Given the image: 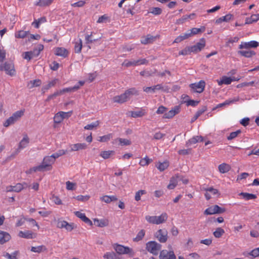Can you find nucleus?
Listing matches in <instances>:
<instances>
[{
  "label": "nucleus",
  "mask_w": 259,
  "mask_h": 259,
  "mask_svg": "<svg viewBox=\"0 0 259 259\" xmlns=\"http://www.w3.org/2000/svg\"><path fill=\"white\" fill-rule=\"evenodd\" d=\"M54 163V158L50 156H46L44 157L42 163L40 165L29 168L26 171V173L27 174H32L36 171L51 170L52 169V164Z\"/></svg>",
  "instance_id": "1"
},
{
  "label": "nucleus",
  "mask_w": 259,
  "mask_h": 259,
  "mask_svg": "<svg viewBox=\"0 0 259 259\" xmlns=\"http://www.w3.org/2000/svg\"><path fill=\"white\" fill-rule=\"evenodd\" d=\"M138 95V91L135 88H130L120 95L116 96L113 98L114 103L122 104L127 101L133 95Z\"/></svg>",
  "instance_id": "2"
},
{
  "label": "nucleus",
  "mask_w": 259,
  "mask_h": 259,
  "mask_svg": "<svg viewBox=\"0 0 259 259\" xmlns=\"http://www.w3.org/2000/svg\"><path fill=\"white\" fill-rule=\"evenodd\" d=\"M113 247L118 254H128L130 257L134 255L133 250L129 247L115 243L113 245Z\"/></svg>",
  "instance_id": "3"
},
{
  "label": "nucleus",
  "mask_w": 259,
  "mask_h": 259,
  "mask_svg": "<svg viewBox=\"0 0 259 259\" xmlns=\"http://www.w3.org/2000/svg\"><path fill=\"white\" fill-rule=\"evenodd\" d=\"M145 219L150 224L159 225L163 223L167 220V215L166 213H162L159 216L146 215Z\"/></svg>",
  "instance_id": "4"
},
{
  "label": "nucleus",
  "mask_w": 259,
  "mask_h": 259,
  "mask_svg": "<svg viewBox=\"0 0 259 259\" xmlns=\"http://www.w3.org/2000/svg\"><path fill=\"white\" fill-rule=\"evenodd\" d=\"M44 46L41 44H38L32 51L26 52L23 54V57L24 59L28 61L31 59L37 57L41 51L44 50Z\"/></svg>",
  "instance_id": "5"
},
{
  "label": "nucleus",
  "mask_w": 259,
  "mask_h": 259,
  "mask_svg": "<svg viewBox=\"0 0 259 259\" xmlns=\"http://www.w3.org/2000/svg\"><path fill=\"white\" fill-rule=\"evenodd\" d=\"M24 110H21L15 112L4 123V126L7 127L11 124H14L24 115Z\"/></svg>",
  "instance_id": "6"
},
{
  "label": "nucleus",
  "mask_w": 259,
  "mask_h": 259,
  "mask_svg": "<svg viewBox=\"0 0 259 259\" xmlns=\"http://www.w3.org/2000/svg\"><path fill=\"white\" fill-rule=\"evenodd\" d=\"M161 245L156 241H151L146 243V249L154 255H157L161 249Z\"/></svg>",
  "instance_id": "7"
},
{
  "label": "nucleus",
  "mask_w": 259,
  "mask_h": 259,
  "mask_svg": "<svg viewBox=\"0 0 259 259\" xmlns=\"http://www.w3.org/2000/svg\"><path fill=\"white\" fill-rule=\"evenodd\" d=\"M225 211V208H222L218 205H214L206 209L204 213L206 215H210L216 213H222L224 212Z\"/></svg>",
  "instance_id": "8"
},
{
  "label": "nucleus",
  "mask_w": 259,
  "mask_h": 259,
  "mask_svg": "<svg viewBox=\"0 0 259 259\" xmlns=\"http://www.w3.org/2000/svg\"><path fill=\"white\" fill-rule=\"evenodd\" d=\"M155 237L160 243H165L168 239V232L165 229H159L155 233Z\"/></svg>",
  "instance_id": "9"
},
{
  "label": "nucleus",
  "mask_w": 259,
  "mask_h": 259,
  "mask_svg": "<svg viewBox=\"0 0 259 259\" xmlns=\"http://www.w3.org/2000/svg\"><path fill=\"white\" fill-rule=\"evenodd\" d=\"M189 86L194 92L201 93L204 90L205 82L204 80H201L198 82L190 84Z\"/></svg>",
  "instance_id": "10"
},
{
  "label": "nucleus",
  "mask_w": 259,
  "mask_h": 259,
  "mask_svg": "<svg viewBox=\"0 0 259 259\" xmlns=\"http://www.w3.org/2000/svg\"><path fill=\"white\" fill-rule=\"evenodd\" d=\"M143 91L147 93H154L157 91L161 90L164 92H167L168 91V88H164L161 84H158L150 87H144Z\"/></svg>",
  "instance_id": "11"
},
{
  "label": "nucleus",
  "mask_w": 259,
  "mask_h": 259,
  "mask_svg": "<svg viewBox=\"0 0 259 259\" xmlns=\"http://www.w3.org/2000/svg\"><path fill=\"white\" fill-rule=\"evenodd\" d=\"M205 46V40L204 38H201L200 41L196 45L190 46L192 53H197L200 52Z\"/></svg>",
  "instance_id": "12"
},
{
  "label": "nucleus",
  "mask_w": 259,
  "mask_h": 259,
  "mask_svg": "<svg viewBox=\"0 0 259 259\" xmlns=\"http://www.w3.org/2000/svg\"><path fill=\"white\" fill-rule=\"evenodd\" d=\"M258 42L255 40H251L248 42L242 41L239 46V49L249 50L250 48H255L258 46Z\"/></svg>",
  "instance_id": "13"
},
{
  "label": "nucleus",
  "mask_w": 259,
  "mask_h": 259,
  "mask_svg": "<svg viewBox=\"0 0 259 259\" xmlns=\"http://www.w3.org/2000/svg\"><path fill=\"white\" fill-rule=\"evenodd\" d=\"M159 259H176V257L173 251L164 249L160 251Z\"/></svg>",
  "instance_id": "14"
},
{
  "label": "nucleus",
  "mask_w": 259,
  "mask_h": 259,
  "mask_svg": "<svg viewBox=\"0 0 259 259\" xmlns=\"http://www.w3.org/2000/svg\"><path fill=\"white\" fill-rule=\"evenodd\" d=\"M4 69L6 73L11 76L16 74L14 64L12 62H6L4 65Z\"/></svg>",
  "instance_id": "15"
},
{
  "label": "nucleus",
  "mask_w": 259,
  "mask_h": 259,
  "mask_svg": "<svg viewBox=\"0 0 259 259\" xmlns=\"http://www.w3.org/2000/svg\"><path fill=\"white\" fill-rule=\"evenodd\" d=\"M57 227L59 228H65L68 231H71L74 228L73 223H68L66 221H60L57 223Z\"/></svg>",
  "instance_id": "16"
},
{
  "label": "nucleus",
  "mask_w": 259,
  "mask_h": 259,
  "mask_svg": "<svg viewBox=\"0 0 259 259\" xmlns=\"http://www.w3.org/2000/svg\"><path fill=\"white\" fill-rule=\"evenodd\" d=\"M29 142V139L27 135H25L22 140L20 142L18 149L16 150L14 156L18 154L21 149L27 147Z\"/></svg>",
  "instance_id": "17"
},
{
  "label": "nucleus",
  "mask_w": 259,
  "mask_h": 259,
  "mask_svg": "<svg viewBox=\"0 0 259 259\" xmlns=\"http://www.w3.org/2000/svg\"><path fill=\"white\" fill-rule=\"evenodd\" d=\"M180 112V107L176 106L168 112L165 113L163 116V118H171Z\"/></svg>",
  "instance_id": "18"
},
{
  "label": "nucleus",
  "mask_w": 259,
  "mask_h": 259,
  "mask_svg": "<svg viewBox=\"0 0 259 259\" xmlns=\"http://www.w3.org/2000/svg\"><path fill=\"white\" fill-rule=\"evenodd\" d=\"M55 54L56 56H60L62 58H66L69 55V51L63 47H57L54 49Z\"/></svg>",
  "instance_id": "19"
},
{
  "label": "nucleus",
  "mask_w": 259,
  "mask_h": 259,
  "mask_svg": "<svg viewBox=\"0 0 259 259\" xmlns=\"http://www.w3.org/2000/svg\"><path fill=\"white\" fill-rule=\"evenodd\" d=\"M131 116L133 118L141 117L146 115L147 113V110L143 108H140L138 110L131 111Z\"/></svg>",
  "instance_id": "20"
},
{
  "label": "nucleus",
  "mask_w": 259,
  "mask_h": 259,
  "mask_svg": "<svg viewBox=\"0 0 259 259\" xmlns=\"http://www.w3.org/2000/svg\"><path fill=\"white\" fill-rule=\"evenodd\" d=\"M11 238L12 237L9 233L0 230V244L9 242Z\"/></svg>",
  "instance_id": "21"
},
{
  "label": "nucleus",
  "mask_w": 259,
  "mask_h": 259,
  "mask_svg": "<svg viewBox=\"0 0 259 259\" xmlns=\"http://www.w3.org/2000/svg\"><path fill=\"white\" fill-rule=\"evenodd\" d=\"M18 236L26 239H33L35 238L36 234L30 231H19Z\"/></svg>",
  "instance_id": "22"
},
{
  "label": "nucleus",
  "mask_w": 259,
  "mask_h": 259,
  "mask_svg": "<svg viewBox=\"0 0 259 259\" xmlns=\"http://www.w3.org/2000/svg\"><path fill=\"white\" fill-rule=\"evenodd\" d=\"M70 152L72 151H77L81 150H84L87 149V145L85 143H76L74 144H71L70 145Z\"/></svg>",
  "instance_id": "23"
},
{
  "label": "nucleus",
  "mask_w": 259,
  "mask_h": 259,
  "mask_svg": "<svg viewBox=\"0 0 259 259\" xmlns=\"http://www.w3.org/2000/svg\"><path fill=\"white\" fill-rule=\"evenodd\" d=\"M205 190L206 191V193H205V197L207 200H209L211 198V194L213 195H220L218 190L213 188L212 187L208 188L205 189Z\"/></svg>",
  "instance_id": "24"
},
{
  "label": "nucleus",
  "mask_w": 259,
  "mask_h": 259,
  "mask_svg": "<svg viewBox=\"0 0 259 259\" xmlns=\"http://www.w3.org/2000/svg\"><path fill=\"white\" fill-rule=\"evenodd\" d=\"M74 214L77 217L81 219L85 223L89 224L90 226L93 225L92 222L86 217L84 213H82L79 211H77L74 212Z\"/></svg>",
  "instance_id": "25"
},
{
  "label": "nucleus",
  "mask_w": 259,
  "mask_h": 259,
  "mask_svg": "<svg viewBox=\"0 0 259 259\" xmlns=\"http://www.w3.org/2000/svg\"><path fill=\"white\" fill-rule=\"evenodd\" d=\"M156 37L148 34L145 36H144L142 38L141 40V42L144 45H147L148 44L152 43L156 39Z\"/></svg>",
  "instance_id": "26"
},
{
  "label": "nucleus",
  "mask_w": 259,
  "mask_h": 259,
  "mask_svg": "<svg viewBox=\"0 0 259 259\" xmlns=\"http://www.w3.org/2000/svg\"><path fill=\"white\" fill-rule=\"evenodd\" d=\"M94 221L96 225L99 227H106L109 225V221L108 219H106L100 220L98 219H95L94 220Z\"/></svg>",
  "instance_id": "27"
},
{
  "label": "nucleus",
  "mask_w": 259,
  "mask_h": 259,
  "mask_svg": "<svg viewBox=\"0 0 259 259\" xmlns=\"http://www.w3.org/2000/svg\"><path fill=\"white\" fill-rule=\"evenodd\" d=\"M238 54L246 58H251L255 55L254 51L250 50L239 51Z\"/></svg>",
  "instance_id": "28"
},
{
  "label": "nucleus",
  "mask_w": 259,
  "mask_h": 259,
  "mask_svg": "<svg viewBox=\"0 0 259 259\" xmlns=\"http://www.w3.org/2000/svg\"><path fill=\"white\" fill-rule=\"evenodd\" d=\"M29 187L27 183L23 182L22 183H17L16 185L13 186L14 192H19L23 189L27 188Z\"/></svg>",
  "instance_id": "29"
},
{
  "label": "nucleus",
  "mask_w": 259,
  "mask_h": 259,
  "mask_svg": "<svg viewBox=\"0 0 259 259\" xmlns=\"http://www.w3.org/2000/svg\"><path fill=\"white\" fill-rule=\"evenodd\" d=\"M57 81V79H54L52 81H49L47 85L43 86L41 88V91L42 93H45L50 88L54 87L56 85Z\"/></svg>",
  "instance_id": "30"
},
{
  "label": "nucleus",
  "mask_w": 259,
  "mask_h": 259,
  "mask_svg": "<svg viewBox=\"0 0 259 259\" xmlns=\"http://www.w3.org/2000/svg\"><path fill=\"white\" fill-rule=\"evenodd\" d=\"M219 170L221 174H225L231 169V166L226 163H223L218 166Z\"/></svg>",
  "instance_id": "31"
},
{
  "label": "nucleus",
  "mask_w": 259,
  "mask_h": 259,
  "mask_svg": "<svg viewBox=\"0 0 259 259\" xmlns=\"http://www.w3.org/2000/svg\"><path fill=\"white\" fill-rule=\"evenodd\" d=\"M101 201L106 203H109L112 201H117L118 200L117 197L115 195H105L100 198Z\"/></svg>",
  "instance_id": "32"
},
{
  "label": "nucleus",
  "mask_w": 259,
  "mask_h": 259,
  "mask_svg": "<svg viewBox=\"0 0 259 259\" xmlns=\"http://www.w3.org/2000/svg\"><path fill=\"white\" fill-rule=\"evenodd\" d=\"M203 140V138L201 136H195L191 139H190L187 143L186 146L188 147L192 144H194L197 143L198 142H202Z\"/></svg>",
  "instance_id": "33"
},
{
  "label": "nucleus",
  "mask_w": 259,
  "mask_h": 259,
  "mask_svg": "<svg viewBox=\"0 0 259 259\" xmlns=\"http://www.w3.org/2000/svg\"><path fill=\"white\" fill-rule=\"evenodd\" d=\"M259 20V14L252 15L250 17H247L245 19V24H249L256 22Z\"/></svg>",
  "instance_id": "34"
},
{
  "label": "nucleus",
  "mask_w": 259,
  "mask_h": 259,
  "mask_svg": "<svg viewBox=\"0 0 259 259\" xmlns=\"http://www.w3.org/2000/svg\"><path fill=\"white\" fill-rule=\"evenodd\" d=\"M190 37H191V36L188 31L187 32L183 33L177 37L175 38L174 43H179L182 41L189 38Z\"/></svg>",
  "instance_id": "35"
},
{
  "label": "nucleus",
  "mask_w": 259,
  "mask_h": 259,
  "mask_svg": "<svg viewBox=\"0 0 259 259\" xmlns=\"http://www.w3.org/2000/svg\"><path fill=\"white\" fill-rule=\"evenodd\" d=\"M233 18V15L229 14H227L224 16L221 17L219 18V19H217L215 21V23L217 24H220L221 23L223 22H229L230 20H231Z\"/></svg>",
  "instance_id": "36"
},
{
  "label": "nucleus",
  "mask_w": 259,
  "mask_h": 259,
  "mask_svg": "<svg viewBox=\"0 0 259 259\" xmlns=\"http://www.w3.org/2000/svg\"><path fill=\"white\" fill-rule=\"evenodd\" d=\"M169 166V162L167 160H165L163 162H159L156 165V166L158 170L160 171H163Z\"/></svg>",
  "instance_id": "37"
},
{
  "label": "nucleus",
  "mask_w": 259,
  "mask_h": 259,
  "mask_svg": "<svg viewBox=\"0 0 259 259\" xmlns=\"http://www.w3.org/2000/svg\"><path fill=\"white\" fill-rule=\"evenodd\" d=\"M218 83L219 85L224 84H230L232 82L231 77L223 76L221 80H217Z\"/></svg>",
  "instance_id": "38"
},
{
  "label": "nucleus",
  "mask_w": 259,
  "mask_h": 259,
  "mask_svg": "<svg viewBox=\"0 0 259 259\" xmlns=\"http://www.w3.org/2000/svg\"><path fill=\"white\" fill-rule=\"evenodd\" d=\"M54 0H39L35 4L36 6L46 7L51 5Z\"/></svg>",
  "instance_id": "39"
},
{
  "label": "nucleus",
  "mask_w": 259,
  "mask_h": 259,
  "mask_svg": "<svg viewBox=\"0 0 259 259\" xmlns=\"http://www.w3.org/2000/svg\"><path fill=\"white\" fill-rule=\"evenodd\" d=\"M93 32H91L90 34H86L85 35V43L87 44H92L94 42L97 41L99 40H100L101 38V37H100L98 38H93L92 35L93 34Z\"/></svg>",
  "instance_id": "40"
},
{
  "label": "nucleus",
  "mask_w": 259,
  "mask_h": 259,
  "mask_svg": "<svg viewBox=\"0 0 259 259\" xmlns=\"http://www.w3.org/2000/svg\"><path fill=\"white\" fill-rule=\"evenodd\" d=\"M117 142H118L119 145L121 146H128L132 144V142L130 140L120 138H117L114 140V143H116Z\"/></svg>",
  "instance_id": "41"
},
{
  "label": "nucleus",
  "mask_w": 259,
  "mask_h": 259,
  "mask_svg": "<svg viewBox=\"0 0 259 259\" xmlns=\"http://www.w3.org/2000/svg\"><path fill=\"white\" fill-rule=\"evenodd\" d=\"M82 48V40L79 38L77 41L75 42L74 45V52L75 53H80L81 51Z\"/></svg>",
  "instance_id": "42"
},
{
  "label": "nucleus",
  "mask_w": 259,
  "mask_h": 259,
  "mask_svg": "<svg viewBox=\"0 0 259 259\" xmlns=\"http://www.w3.org/2000/svg\"><path fill=\"white\" fill-rule=\"evenodd\" d=\"M177 178L178 176H176L170 179L169 184L167 186L168 189H174L176 187L178 184Z\"/></svg>",
  "instance_id": "43"
},
{
  "label": "nucleus",
  "mask_w": 259,
  "mask_h": 259,
  "mask_svg": "<svg viewBox=\"0 0 259 259\" xmlns=\"http://www.w3.org/2000/svg\"><path fill=\"white\" fill-rule=\"evenodd\" d=\"M114 153L115 152L113 150L103 151L101 152L100 155L103 158L106 159L109 158L111 155H114Z\"/></svg>",
  "instance_id": "44"
},
{
  "label": "nucleus",
  "mask_w": 259,
  "mask_h": 259,
  "mask_svg": "<svg viewBox=\"0 0 259 259\" xmlns=\"http://www.w3.org/2000/svg\"><path fill=\"white\" fill-rule=\"evenodd\" d=\"M204 30H205V27H202L200 28H193L189 30L188 32L191 37L192 36L197 34H198L200 32H204Z\"/></svg>",
  "instance_id": "45"
},
{
  "label": "nucleus",
  "mask_w": 259,
  "mask_h": 259,
  "mask_svg": "<svg viewBox=\"0 0 259 259\" xmlns=\"http://www.w3.org/2000/svg\"><path fill=\"white\" fill-rule=\"evenodd\" d=\"M224 230L222 228L219 227L215 229V230L213 232V235L215 238H219L221 237L224 235Z\"/></svg>",
  "instance_id": "46"
},
{
  "label": "nucleus",
  "mask_w": 259,
  "mask_h": 259,
  "mask_svg": "<svg viewBox=\"0 0 259 259\" xmlns=\"http://www.w3.org/2000/svg\"><path fill=\"white\" fill-rule=\"evenodd\" d=\"M151 162H152V159L149 158L148 157L146 156L140 160L139 164L142 166H145L148 165Z\"/></svg>",
  "instance_id": "47"
},
{
  "label": "nucleus",
  "mask_w": 259,
  "mask_h": 259,
  "mask_svg": "<svg viewBox=\"0 0 259 259\" xmlns=\"http://www.w3.org/2000/svg\"><path fill=\"white\" fill-rule=\"evenodd\" d=\"M46 21H47V19H46V17H41L40 18H39L37 20H35V21L32 22V25H34V26L36 28H39V25L41 23H45Z\"/></svg>",
  "instance_id": "48"
},
{
  "label": "nucleus",
  "mask_w": 259,
  "mask_h": 259,
  "mask_svg": "<svg viewBox=\"0 0 259 259\" xmlns=\"http://www.w3.org/2000/svg\"><path fill=\"white\" fill-rule=\"evenodd\" d=\"M63 120L64 118L60 111L56 113L53 118L54 122L57 124L60 123Z\"/></svg>",
  "instance_id": "49"
},
{
  "label": "nucleus",
  "mask_w": 259,
  "mask_h": 259,
  "mask_svg": "<svg viewBox=\"0 0 259 259\" xmlns=\"http://www.w3.org/2000/svg\"><path fill=\"white\" fill-rule=\"evenodd\" d=\"M238 101H239L238 98H237L236 99L235 98V99H232V100H226L224 102H223L222 103L219 104L217 105V107L220 108V107H222L226 106V105H229L232 103L237 102Z\"/></svg>",
  "instance_id": "50"
},
{
  "label": "nucleus",
  "mask_w": 259,
  "mask_h": 259,
  "mask_svg": "<svg viewBox=\"0 0 259 259\" xmlns=\"http://www.w3.org/2000/svg\"><path fill=\"white\" fill-rule=\"evenodd\" d=\"M79 89V85H74L73 87H69V88H66L63 89L61 90V91L62 94L63 95V94H65V93L73 92L76 91L78 90Z\"/></svg>",
  "instance_id": "51"
},
{
  "label": "nucleus",
  "mask_w": 259,
  "mask_h": 259,
  "mask_svg": "<svg viewBox=\"0 0 259 259\" xmlns=\"http://www.w3.org/2000/svg\"><path fill=\"white\" fill-rule=\"evenodd\" d=\"M240 195L242 196L243 198L245 199L246 200L254 199L257 197L256 195L248 193L242 192L240 193Z\"/></svg>",
  "instance_id": "52"
},
{
  "label": "nucleus",
  "mask_w": 259,
  "mask_h": 259,
  "mask_svg": "<svg viewBox=\"0 0 259 259\" xmlns=\"http://www.w3.org/2000/svg\"><path fill=\"white\" fill-rule=\"evenodd\" d=\"M100 122L98 120L92 122L91 124H87L84 127V128L87 130H92L94 128H96L99 126Z\"/></svg>",
  "instance_id": "53"
},
{
  "label": "nucleus",
  "mask_w": 259,
  "mask_h": 259,
  "mask_svg": "<svg viewBox=\"0 0 259 259\" xmlns=\"http://www.w3.org/2000/svg\"><path fill=\"white\" fill-rule=\"evenodd\" d=\"M241 133V131L240 130H238L235 132H232L230 133L229 136L227 137L228 140H232L236 138Z\"/></svg>",
  "instance_id": "54"
},
{
  "label": "nucleus",
  "mask_w": 259,
  "mask_h": 259,
  "mask_svg": "<svg viewBox=\"0 0 259 259\" xmlns=\"http://www.w3.org/2000/svg\"><path fill=\"white\" fill-rule=\"evenodd\" d=\"M112 138V134H109L106 135H104L103 136H100L99 137L98 141L100 142H106L108 141Z\"/></svg>",
  "instance_id": "55"
},
{
  "label": "nucleus",
  "mask_w": 259,
  "mask_h": 259,
  "mask_svg": "<svg viewBox=\"0 0 259 259\" xmlns=\"http://www.w3.org/2000/svg\"><path fill=\"white\" fill-rule=\"evenodd\" d=\"M28 34V31L20 30L15 33V37L16 38H24L26 37Z\"/></svg>",
  "instance_id": "56"
},
{
  "label": "nucleus",
  "mask_w": 259,
  "mask_h": 259,
  "mask_svg": "<svg viewBox=\"0 0 259 259\" xmlns=\"http://www.w3.org/2000/svg\"><path fill=\"white\" fill-rule=\"evenodd\" d=\"M122 66H125L126 67H129L131 66H136V60L134 61H130L128 60H125L124 62L122 64Z\"/></svg>",
  "instance_id": "57"
},
{
  "label": "nucleus",
  "mask_w": 259,
  "mask_h": 259,
  "mask_svg": "<svg viewBox=\"0 0 259 259\" xmlns=\"http://www.w3.org/2000/svg\"><path fill=\"white\" fill-rule=\"evenodd\" d=\"M248 255L251 256L252 258L259 257V247L252 249L248 253Z\"/></svg>",
  "instance_id": "58"
},
{
  "label": "nucleus",
  "mask_w": 259,
  "mask_h": 259,
  "mask_svg": "<svg viewBox=\"0 0 259 259\" xmlns=\"http://www.w3.org/2000/svg\"><path fill=\"white\" fill-rule=\"evenodd\" d=\"M191 53H192V52L190 49V47L188 46V47H186L185 49L181 50V51H180L179 53V55H183V56H186V55L190 54Z\"/></svg>",
  "instance_id": "59"
},
{
  "label": "nucleus",
  "mask_w": 259,
  "mask_h": 259,
  "mask_svg": "<svg viewBox=\"0 0 259 259\" xmlns=\"http://www.w3.org/2000/svg\"><path fill=\"white\" fill-rule=\"evenodd\" d=\"M46 248L45 246L43 245L38 246L36 247H32L31 248V251L33 252H37L39 253L43 250H45Z\"/></svg>",
  "instance_id": "60"
},
{
  "label": "nucleus",
  "mask_w": 259,
  "mask_h": 259,
  "mask_svg": "<svg viewBox=\"0 0 259 259\" xmlns=\"http://www.w3.org/2000/svg\"><path fill=\"white\" fill-rule=\"evenodd\" d=\"M109 20V17L107 14H104L98 18L97 22L98 23H106L107 21Z\"/></svg>",
  "instance_id": "61"
},
{
  "label": "nucleus",
  "mask_w": 259,
  "mask_h": 259,
  "mask_svg": "<svg viewBox=\"0 0 259 259\" xmlns=\"http://www.w3.org/2000/svg\"><path fill=\"white\" fill-rule=\"evenodd\" d=\"M146 193V191L144 190H140L136 193L135 199L137 201H139L141 200V197L142 195H144Z\"/></svg>",
  "instance_id": "62"
},
{
  "label": "nucleus",
  "mask_w": 259,
  "mask_h": 259,
  "mask_svg": "<svg viewBox=\"0 0 259 259\" xmlns=\"http://www.w3.org/2000/svg\"><path fill=\"white\" fill-rule=\"evenodd\" d=\"M145 234V231L144 230H140L137 234L134 240L136 241H139L143 239Z\"/></svg>",
  "instance_id": "63"
},
{
  "label": "nucleus",
  "mask_w": 259,
  "mask_h": 259,
  "mask_svg": "<svg viewBox=\"0 0 259 259\" xmlns=\"http://www.w3.org/2000/svg\"><path fill=\"white\" fill-rule=\"evenodd\" d=\"M29 84L30 85V88L34 87H39L41 84V80L38 79L31 80L30 81Z\"/></svg>",
  "instance_id": "64"
}]
</instances>
